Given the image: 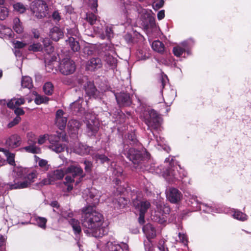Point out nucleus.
<instances>
[{
	"instance_id": "nucleus-1",
	"label": "nucleus",
	"mask_w": 251,
	"mask_h": 251,
	"mask_svg": "<svg viewBox=\"0 0 251 251\" xmlns=\"http://www.w3.org/2000/svg\"><path fill=\"white\" fill-rule=\"evenodd\" d=\"M83 197L88 204L81 210L82 225L86 228L84 232L96 238L102 237L106 233V229L102 226L101 214L95 209L100 201L99 193L95 189L91 188L85 190Z\"/></svg>"
},
{
	"instance_id": "nucleus-2",
	"label": "nucleus",
	"mask_w": 251,
	"mask_h": 251,
	"mask_svg": "<svg viewBox=\"0 0 251 251\" xmlns=\"http://www.w3.org/2000/svg\"><path fill=\"white\" fill-rule=\"evenodd\" d=\"M141 118L144 121L150 129H159L162 123V118L153 109L146 108L142 112Z\"/></svg>"
},
{
	"instance_id": "nucleus-3",
	"label": "nucleus",
	"mask_w": 251,
	"mask_h": 251,
	"mask_svg": "<svg viewBox=\"0 0 251 251\" xmlns=\"http://www.w3.org/2000/svg\"><path fill=\"white\" fill-rule=\"evenodd\" d=\"M48 139L50 145L49 148L57 153L63 151L65 146L60 143V137L56 135H51L49 136L46 135H41L38 139L37 142L39 145L45 143Z\"/></svg>"
},
{
	"instance_id": "nucleus-4",
	"label": "nucleus",
	"mask_w": 251,
	"mask_h": 251,
	"mask_svg": "<svg viewBox=\"0 0 251 251\" xmlns=\"http://www.w3.org/2000/svg\"><path fill=\"white\" fill-rule=\"evenodd\" d=\"M30 8L33 15L38 19L45 17L48 14V6L45 2L42 0L33 1Z\"/></svg>"
},
{
	"instance_id": "nucleus-5",
	"label": "nucleus",
	"mask_w": 251,
	"mask_h": 251,
	"mask_svg": "<svg viewBox=\"0 0 251 251\" xmlns=\"http://www.w3.org/2000/svg\"><path fill=\"white\" fill-rule=\"evenodd\" d=\"M102 54L105 61L111 67L116 66L117 55L114 46L111 44L103 45L102 47Z\"/></svg>"
},
{
	"instance_id": "nucleus-6",
	"label": "nucleus",
	"mask_w": 251,
	"mask_h": 251,
	"mask_svg": "<svg viewBox=\"0 0 251 251\" xmlns=\"http://www.w3.org/2000/svg\"><path fill=\"white\" fill-rule=\"evenodd\" d=\"M66 173H69L72 175V176H67L65 178V183H72L75 182V178L78 176V180H76V184H78L80 181L81 179L84 176L83 170L82 168L78 165H71L66 169Z\"/></svg>"
},
{
	"instance_id": "nucleus-7",
	"label": "nucleus",
	"mask_w": 251,
	"mask_h": 251,
	"mask_svg": "<svg viewBox=\"0 0 251 251\" xmlns=\"http://www.w3.org/2000/svg\"><path fill=\"white\" fill-rule=\"evenodd\" d=\"M98 246L104 251H128V246L125 243L119 244L117 242L108 241L106 243L100 241Z\"/></svg>"
},
{
	"instance_id": "nucleus-8",
	"label": "nucleus",
	"mask_w": 251,
	"mask_h": 251,
	"mask_svg": "<svg viewBox=\"0 0 251 251\" xmlns=\"http://www.w3.org/2000/svg\"><path fill=\"white\" fill-rule=\"evenodd\" d=\"M86 132L89 136H94L99 128V123L94 115L87 113L86 115Z\"/></svg>"
},
{
	"instance_id": "nucleus-9",
	"label": "nucleus",
	"mask_w": 251,
	"mask_h": 251,
	"mask_svg": "<svg viewBox=\"0 0 251 251\" xmlns=\"http://www.w3.org/2000/svg\"><path fill=\"white\" fill-rule=\"evenodd\" d=\"M124 152L126 157L134 164H138L142 160L141 152L134 148L124 147Z\"/></svg>"
},
{
	"instance_id": "nucleus-10",
	"label": "nucleus",
	"mask_w": 251,
	"mask_h": 251,
	"mask_svg": "<svg viewBox=\"0 0 251 251\" xmlns=\"http://www.w3.org/2000/svg\"><path fill=\"white\" fill-rule=\"evenodd\" d=\"M59 69L62 74L68 75L75 72V62L70 59L65 58L60 62Z\"/></svg>"
},
{
	"instance_id": "nucleus-11",
	"label": "nucleus",
	"mask_w": 251,
	"mask_h": 251,
	"mask_svg": "<svg viewBox=\"0 0 251 251\" xmlns=\"http://www.w3.org/2000/svg\"><path fill=\"white\" fill-rule=\"evenodd\" d=\"M68 34L69 36L68 40H66V42L68 43L73 51H78L80 50V46L75 38L78 37L79 36L78 30L75 28L70 29L68 30Z\"/></svg>"
},
{
	"instance_id": "nucleus-12",
	"label": "nucleus",
	"mask_w": 251,
	"mask_h": 251,
	"mask_svg": "<svg viewBox=\"0 0 251 251\" xmlns=\"http://www.w3.org/2000/svg\"><path fill=\"white\" fill-rule=\"evenodd\" d=\"M166 197L171 203H177L181 200L182 194L178 189L171 188L167 191Z\"/></svg>"
},
{
	"instance_id": "nucleus-13",
	"label": "nucleus",
	"mask_w": 251,
	"mask_h": 251,
	"mask_svg": "<svg viewBox=\"0 0 251 251\" xmlns=\"http://www.w3.org/2000/svg\"><path fill=\"white\" fill-rule=\"evenodd\" d=\"M115 96L120 106H128L131 104V100L129 94L121 92L115 94Z\"/></svg>"
},
{
	"instance_id": "nucleus-14",
	"label": "nucleus",
	"mask_w": 251,
	"mask_h": 251,
	"mask_svg": "<svg viewBox=\"0 0 251 251\" xmlns=\"http://www.w3.org/2000/svg\"><path fill=\"white\" fill-rule=\"evenodd\" d=\"M93 28L94 32L99 34L100 38L102 39L107 38L109 40L113 36V32L111 26H106L105 28V33L102 31L101 26H96L95 25H94Z\"/></svg>"
},
{
	"instance_id": "nucleus-15",
	"label": "nucleus",
	"mask_w": 251,
	"mask_h": 251,
	"mask_svg": "<svg viewBox=\"0 0 251 251\" xmlns=\"http://www.w3.org/2000/svg\"><path fill=\"white\" fill-rule=\"evenodd\" d=\"M21 138L18 134L10 136L6 140L5 145L9 149H14L21 145Z\"/></svg>"
},
{
	"instance_id": "nucleus-16",
	"label": "nucleus",
	"mask_w": 251,
	"mask_h": 251,
	"mask_svg": "<svg viewBox=\"0 0 251 251\" xmlns=\"http://www.w3.org/2000/svg\"><path fill=\"white\" fill-rule=\"evenodd\" d=\"M84 89L86 94L90 98H100L101 93L97 91L93 82H87L84 85Z\"/></svg>"
},
{
	"instance_id": "nucleus-17",
	"label": "nucleus",
	"mask_w": 251,
	"mask_h": 251,
	"mask_svg": "<svg viewBox=\"0 0 251 251\" xmlns=\"http://www.w3.org/2000/svg\"><path fill=\"white\" fill-rule=\"evenodd\" d=\"M133 204L140 213H146L151 206L149 201H140L137 199L133 200Z\"/></svg>"
},
{
	"instance_id": "nucleus-18",
	"label": "nucleus",
	"mask_w": 251,
	"mask_h": 251,
	"mask_svg": "<svg viewBox=\"0 0 251 251\" xmlns=\"http://www.w3.org/2000/svg\"><path fill=\"white\" fill-rule=\"evenodd\" d=\"M64 113L61 109H59L56 113V124L60 129H63L66 125L67 119L64 116Z\"/></svg>"
},
{
	"instance_id": "nucleus-19",
	"label": "nucleus",
	"mask_w": 251,
	"mask_h": 251,
	"mask_svg": "<svg viewBox=\"0 0 251 251\" xmlns=\"http://www.w3.org/2000/svg\"><path fill=\"white\" fill-rule=\"evenodd\" d=\"M102 66V62L100 58L94 57L88 61L86 64V69L89 71H94Z\"/></svg>"
},
{
	"instance_id": "nucleus-20",
	"label": "nucleus",
	"mask_w": 251,
	"mask_h": 251,
	"mask_svg": "<svg viewBox=\"0 0 251 251\" xmlns=\"http://www.w3.org/2000/svg\"><path fill=\"white\" fill-rule=\"evenodd\" d=\"M191 202L192 204H194V203H195L196 204L199 205L198 209L200 210H202L206 213H212L216 212V210L212 206H209L206 204L199 202L197 197L195 196H193L192 197Z\"/></svg>"
},
{
	"instance_id": "nucleus-21",
	"label": "nucleus",
	"mask_w": 251,
	"mask_h": 251,
	"mask_svg": "<svg viewBox=\"0 0 251 251\" xmlns=\"http://www.w3.org/2000/svg\"><path fill=\"white\" fill-rule=\"evenodd\" d=\"M81 124L78 121L75 120H70L68 124V128L69 132L71 135H76L80 128Z\"/></svg>"
},
{
	"instance_id": "nucleus-22",
	"label": "nucleus",
	"mask_w": 251,
	"mask_h": 251,
	"mask_svg": "<svg viewBox=\"0 0 251 251\" xmlns=\"http://www.w3.org/2000/svg\"><path fill=\"white\" fill-rule=\"evenodd\" d=\"M163 176L167 181L170 183H175L178 180L175 169L172 168L167 169L164 173Z\"/></svg>"
},
{
	"instance_id": "nucleus-23",
	"label": "nucleus",
	"mask_w": 251,
	"mask_h": 251,
	"mask_svg": "<svg viewBox=\"0 0 251 251\" xmlns=\"http://www.w3.org/2000/svg\"><path fill=\"white\" fill-rule=\"evenodd\" d=\"M143 231L146 235L148 241L150 239L153 238L156 236V230L154 227L151 224H147L143 227Z\"/></svg>"
},
{
	"instance_id": "nucleus-24",
	"label": "nucleus",
	"mask_w": 251,
	"mask_h": 251,
	"mask_svg": "<svg viewBox=\"0 0 251 251\" xmlns=\"http://www.w3.org/2000/svg\"><path fill=\"white\" fill-rule=\"evenodd\" d=\"M110 168L112 171L113 175L116 177L114 178V180L116 183L118 184L119 182L120 181V179L118 178V177L122 176L123 169L120 166H117L114 162L111 163Z\"/></svg>"
},
{
	"instance_id": "nucleus-25",
	"label": "nucleus",
	"mask_w": 251,
	"mask_h": 251,
	"mask_svg": "<svg viewBox=\"0 0 251 251\" xmlns=\"http://www.w3.org/2000/svg\"><path fill=\"white\" fill-rule=\"evenodd\" d=\"M50 36L53 40L57 41L63 36V33L59 27L54 26L51 29Z\"/></svg>"
},
{
	"instance_id": "nucleus-26",
	"label": "nucleus",
	"mask_w": 251,
	"mask_h": 251,
	"mask_svg": "<svg viewBox=\"0 0 251 251\" xmlns=\"http://www.w3.org/2000/svg\"><path fill=\"white\" fill-rule=\"evenodd\" d=\"M25 102V100L24 98H14L7 102V105L9 108L13 109L23 104Z\"/></svg>"
},
{
	"instance_id": "nucleus-27",
	"label": "nucleus",
	"mask_w": 251,
	"mask_h": 251,
	"mask_svg": "<svg viewBox=\"0 0 251 251\" xmlns=\"http://www.w3.org/2000/svg\"><path fill=\"white\" fill-rule=\"evenodd\" d=\"M82 102V100L79 98L78 100L70 105L71 109L75 112L85 113V109L81 105Z\"/></svg>"
},
{
	"instance_id": "nucleus-28",
	"label": "nucleus",
	"mask_w": 251,
	"mask_h": 251,
	"mask_svg": "<svg viewBox=\"0 0 251 251\" xmlns=\"http://www.w3.org/2000/svg\"><path fill=\"white\" fill-rule=\"evenodd\" d=\"M66 173V170L64 171L62 169H57L50 172V177L51 179L54 182L55 180L62 179Z\"/></svg>"
},
{
	"instance_id": "nucleus-29",
	"label": "nucleus",
	"mask_w": 251,
	"mask_h": 251,
	"mask_svg": "<svg viewBox=\"0 0 251 251\" xmlns=\"http://www.w3.org/2000/svg\"><path fill=\"white\" fill-rule=\"evenodd\" d=\"M90 151V149L88 147L82 144H78L74 149V152L81 155L88 154Z\"/></svg>"
},
{
	"instance_id": "nucleus-30",
	"label": "nucleus",
	"mask_w": 251,
	"mask_h": 251,
	"mask_svg": "<svg viewBox=\"0 0 251 251\" xmlns=\"http://www.w3.org/2000/svg\"><path fill=\"white\" fill-rule=\"evenodd\" d=\"M13 35V31L10 28L0 24V37L1 38H10Z\"/></svg>"
},
{
	"instance_id": "nucleus-31",
	"label": "nucleus",
	"mask_w": 251,
	"mask_h": 251,
	"mask_svg": "<svg viewBox=\"0 0 251 251\" xmlns=\"http://www.w3.org/2000/svg\"><path fill=\"white\" fill-rule=\"evenodd\" d=\"M69 223L72 226L75 234H80L81 232V228L78 220L72 218L69 221Z\"/></svg>"
},
{
	"instance_id": "nucleus-32",
	"label": "nucleus",
	"mask_w": 251,
	"mask_h": 251,
	"mask_svg": "<svg viewBox=\"0 0 251 251\" xmlns=\"http://www.w3.org/2000/svg\"><path fill=\"white\" fill-rule=\"evenodd\" d=\"M30 185V182L26 179L23 181H15L14 184L9 185L10 189H23L28 187Z\"/></svg>"
},
{
	"instance_id": "nucleus-33",
	"label": "nucleus",
	"mask_w": 251,
	"mask_h": 251,
	"mask_svg": "<svg viewBox=\"0 0 251 251\" xmlns=\"http://www.w3.org/2000/svg\"><path fill=\"white\" fill-rule=\"evenodd\" d=\"M137 143V140L136 137V135L134 133H131L127 135V137L124 142V147L126 146V147L128 148V144L133 146Z\"/></svg>"
},
{
	"instance_id": "nucleus-34",
	"label": "nucleus",
	"mask_w": 251,
	"mask_h": 251,
	"mask_svg": "<svg viewBox=\"0 0 251 251\" xmlns=\"http://www.w3.org/2000/svg\"><path fill=\"white\" fill-rule=\"evenodd\" d=\"M151 47L154 51L160 53H162L165 50L164 44L158 40L153 42L151 44Z\"/></svg>"
},
{
	"instance_id": "nucleus-35",
	"label": "nucleus",
	"mask_w": 251,
	"mask_h": 251,
	"mask_svg": "<svg viewBox=\"0 0 251 251\" xmlns=\"http://www.w3.org/2000/svg\"><path fill=\"white\" fill-rule=\"evenodd\" d=\"M232 216L241 221H245L248 219V216L246 214L238 210H234L232 212Z\"/></svg>"
},
{
	"instance_id": "nucleus-36",
	"label": "nucleus",
	"mask_w": 251,
	"mask_h": 251,
	"mask_svg": "<svg viewBox=\"0 0 251 251\" xmlns=\"http://www.w3.org/2000/svg\"><path fill=\"white\" fill-rule=\"evenodd\" d=\"M33 220L35 222V224L40 227L45 229L47 220L44 217L39 216H34Z\"/></svg>"
},
{
	"instance_id": "nucleus-37",
	"label": "nucleus",
	"mask_w": 251,
	"mask_h": 251,
	"mask_svg": "<svg viewBox=\"0 0 251 251\" xmlns=\"http://www.w3.org/2000/svg\"><path fill=\"white\" fill-rule=\"evenodd\" d=\"M22 150L32 153H39L41 152L40 148L37 147L35 144H29L28 146L25 147Z\"/></svg>"
},
{
	"instance_id": "nucleus-38",
	"label": "nucleus",
	"mask_w": 251,
	"mask_h": 251,
	"mask_svg": "<svg viewBox=\"0 0 251 251\" xmlns=\"http://www.w3.org/2000/svg\"><path fill=\"white\" fill-rule=\"evenodd\" d=\"M21 85L23 88H31L33 86L31 78L28 76H23L21 81Z\"/></svg>"
},
{
	"instance_id": "nucleus-39",
	"label": "nucleus",
	"mask_w": 251,
	"mask_h": 251,
	"mask_svg": "<svg viewBox=\"0 0 251 251\" xmlns=\"http://www.w3.org/2000/svg\"><path fill=\"white\" fill-rule=\"evenodd\" d=\"M186 42H183L181 46H177L173 48V52L175 55L177 57L180 56L185 51L186 48Z\"/></svg>"
},
{
	"instance_id": "nucleus-40",
	"label": "nucleus",
	"mask_w": 251,
	"mask_h": 251,
	"mask_svg": "<svg viewBox=\"0 0 251 251\" xmlns=\"http://www.w3.org/2000/svg\"><path fill=\"white\" fill-rule=\"evenodd\" d=\"M13 29L17 33H21L23 31V27L19 18H16L13 20Z\"/></svg>"
},
{
	"instance_id": "nucleus-41",
	"label": "nucleus",
	"mask_w": 251,
	"mask_h": 251,
	"mask_svg": "<svg viewBox=\"0 0 251 251\" xmlns=\"http://www.w3.org/2000/svg\"><path fill=\"white\" fill-rule=\"evenodd\" d=\"M86 20L91 25H96L99 22L97 16L92 13L86 14Z\"/></svg>"
},
{
	"instance_id": "nucleus-42",
	"label": "nucleus",
	"mask_w": 251,
	"mask_h": 251,
	"mask_svg": "<svg viewBox=\"0 0 251 251\" xmlns=\"http://www.w3.org/2000/svg\"><path fill=\"white\" fill-rule=\"evenodd\" d=\"M43 90L46 95H51L54 90L53 84L50 82L45 83L43 86Z\"/></svg>"
},
{
	"instance_id": "nucleus-43",
	"label": "nucleus",
	"mask_w": 251,
	"mask_h": 251,
	"mask_svg": "<svg viewBox=\"0 0 251 251\" xmlns=\"http://www.w3.org/2000/svg\"><path fill=\"white\" fill-rule=\"evenodd\" d=\"M3 153L6 156L8 163L11 165H14L15 164V154L10 152L8 150H6Z\"/></svg>"
},
{
	"instance_id": "nucleus-44",
	"label": "nucleus",
	"mask_w": 251,
	"mask_h": 251,
	"mask_svg": "<svg viewBox=\"0 0 251 251\" xmlns=\"http://www.w3.org/2000/svg\"><path fill=\"white\" fill-rule=\"evenodd\" d=\"M43 43L45 48V50L48 53H50L53 51V48L50 44V41L48 38H45L43 40Z\"/></svg>"
},
{
	"instance_id": "nucleus-45",
	"label": "nucleus",
	"mask_w": 251,
	"mask_h": 251,
	"mask_svg": "<svg viewBox=\"0 0 251 251\" xmlns=\"http://www.w3.org/2000/svg\"><path fill=\"white\" fill-rule=\"evenodd\" d=\"M49 100V99L44 96L37 95L34 101L37 104L41 103H46Z\"/></svg>"
},
{
	"instance_id": "nucleus-46",
	"label": "nucleus",
	"mask_w": 251,
	"mask_h": 251,
	"mask_svg": "<svg viewBox=\"0 0 251 251\" xmlns=\"http://www.w3.org/2000/svg\"><path fill=\"white\" fill-rule=\"evenodd\" d=\"M178 240H176V242H180L183 244L184 245L186 246L188 243V238L187 236L184 233H178Z\"/></svg>"
},
{
	"instance_id": "nucleus-47",
	"label": "nucleus",
	"mask_w": 251,
	"mask_h": 251,
	"mask_svg": "<svg viewBox=\"0 0 251 251\" xmlns=\"http://www.w3.org/2000/svg\"><path fill=\"white\" fill-rule=\"evenodd\" d=\"M97 161H100L101 163H108L109 159L105 155L97 154L95 155Z\"/></svg>"
},
{
	"instance_id": "nucleus-48",
	"label": "nucleus",
	"mask_w": 251,
	"mask_h": 251,
	"mask_svg": "<svg viewBox=\"0 0 251 251\" xmlns=\"http://www.w3.org/2000/svg\"><path fill=\"white\" fill-rule=\"evenodd\" d=\"M176 95V93L174 90L173 89L170 91V95L168 96H166L165 102L167 104H170L172 103L173 100L175 98V96Z\"/></svg>"
},
{
	"instance_id": "nucleus-49",
	"label": "nucleus",
	"mask_w": 251,
	"mask_h": 251,
	"mask_svg": "<svg viewBox=\"0 0 251 251\" xmlns=\"http://www.w3.org/2000/svg\"><path fill=\"white\" fill-rule=\"evenodd\" d=\"M15 10L18 11L20 13H23L26 10L25 7L21 3L18 2L13 5Z\"/></svg>"
},
{
	"instance_id": "nucleus-50",
	"label": "nucleus",
	"mask_w": 251,
	"mask_h": 251,
	"mask_svg": "<svg viewBox=\"0 0 251 251\" xmlns=\"http://www.w3.org/2000/svg\"><path fill=\"white\" fill-rule=\"evenodd\" d=\"M28 49L33 51H39L42 50V46L40 43H34L29 46Z\"/></svg>"
},
{
	"instance_id": "nucleus-51",
	"label": "nucleus",
	"mask_w": 251,
	"mask_h": 251,
	"mask_svg": "<svg viewBox=\"0 0 251 251\" xmlns=\"http://www.w3.org/2000/svg\"><path fill=\"white\" fill-rule=\"evenodd\" d=\"M27 137L28 144H36L37 141L34 134L32 132L27 133Z\"/></svg>"
},
{
	"instance_id": "nucleus-52",
	"label": "nucleus",
	"mask_w": 251,
	"mask_h": 251,
	"mask_svg": "<svg viewBox=\"0 0 251 251\" xmlns=\"http://www.w3.org/2000/svg\"><path fill=\"white\" fill-rule=\"evenodd\" d=\"M8 11L7 8L0 7V20H3L8 16Z\"/></svg>"
},
{
	"instance_id": "nucleus-53",
	"label": "nucleus",
	"mask_w": 251,
	"mask_h": 251,
	"mask_svg": "<svg viewBox=\"0 0 251 251\" xmlns=\"http://www.w3.org/2000/svg\"><path fill=\"white\" fill-rule=\"evenodd\" d=\"M51 177H50V174L48 175L47 178H46L44 179H43L40 183L39 185L41 186H42L43 185H48V184H52L53 181L52 180H51Z\"/></svg>"
},
{
	"instance_id": "nucleus-54",
	"label": "nucleus",
	"mask_w": 251,
	"mask_h": 251,
	"mask_svg": "<svg viewBox=\"0 0 251 251\" xmlns=\"http://www.w3.org/2000/svg\"><path fill=\"white\" fill-rule=\"evenodd\" d=\"M35 157L37 161V159L39 160L38 165L40 167L44 168V169H48V161L44 159H40L39 157H37L36 155H35Z\"/></svg>"
},
{
	"instance_id": "nucleus-55",
	"label": "nucleus",
	"mask_w": 251,
	"mask_h": 251,
	"mask_svg": "<svg viewBox=\"0 0 251 251\" xmlns=\"http://www.w3.org/2000/svg\"><path fill=\"white\" fill-rule=\"evenodd\" d=\"M37 176V173L35 171L29 173L26 176V180L30 182V184L33 181V179Z\"/></svg>"
},
{
	"instance_id": "nucleus-56",
	"label": "nucleus",
	"mask_w": 251,
	"mask_h": 251,
	"mask_svg": "<svg viewBox=\"0 0 251 251\" xmlns=\"http://www.w3.org/2000/svg\"><path fill=\"white\" fill-rule=\"evenodd\" d=\"M20 121L21 118L19 116H16L12 121L8 124V127L10 128L18 124Z\"/></svg>"
},
{
	"instance_id": "nucleus-57",
	"label": "nucleus",
	"mask_w": 251,
	"mask_h": 251,
	"mask_svg": "<svg viewBox=\"0 0 251 251\" xmlns=\"http://www.w3.org/2000/svg\"><path fill=\"white\" fill-rule=\"evenodd\" d=\"M164 4L163 0H159L158 1L154 2L152 6L154 9H158L162 7Z\"/></svg>"
},
{
	"instance_id": "nucleus-58",
	"label": "nucleus",
	"mask_w": 251,
	"mask_h": 251,
	"mask_svg": "<svg viewBox=\"0 0 251 251\" xmlns=\"http://www.w3.org/2000/svg\"><path fill=\"white\" fill-rule=\"evenodd\" d=\"M84 164H85V170L86 172L89 173L92 168V164L91 162L89 161H84Z\"/></svg>"
},
{
	"instance_id": "nucleus-59",
	"label": "nucleus",
	"mask_w": 251,
	"mask_h": 251,
	"mask_svg": "<svg viewBox=\"0 0 251 251\" xmlns=\"http://www.w3.org/2000/svg\"><path fill=\"white\" fill-rule=\"evenodd\" d=\"M14 45L15 47L18 49L22 48L25 46V44L18 41H16V42L14 43Z\"/></svg>"
},
{
	"instance_id": "nucleus-60",
	"label": "nucleus",
	"mask_w": 251,
	"mask_h": 251,
	"mask_svg": "<svg viewBox=\"0 0 251 251\" xmlns=\"http://www.w3.org/2000/svg\"><path fill=\"white\" fill-rule=\"evenodd\" d=\"M14 173H17L19 176H22L23 175V169L19 167H15L13 170Z\"/></svg>"
},
{
	"instance_id": "nucleus-61",
	"label": "nucleus",
	"mask_w": 251,
	"mask_h": 251,
	"mask_svg": "<svg viewBox=\"0 0 251 251\" xmlns=\"http://www.w3.org/2000/svg\"><path fill=\"white\" fill-rule=\"evenodd\" d=\"M146 213H140L139 217V222L140 224H143L145 222V214Z\"/></svg>"
},
{
	"instance_id": "nucleus-62",
	"label": "nucleus",
	"mask_w": 251,
	"mask_h": 251,
	"mask_svg": "<svg viewBox=\"0 0 251 251\" xmlns=\"http://www.w3.org/2000/svg\"><path fill=\"white\" fill-rule=\"evenodd\" d=\"M15 108V113L17 115V116H19L20 115H22L24 114L25 112L23 109L18 107Z\"/></svg>"
},
{
	"instance_id": "nucleus-63",
	"label": "nucleus",
	"mask_w": 251,
	"mask_h": 251,
	"mask_svg": "<svg viewBox=\"0 0 251 251\" xmlns=\"http://www.w3.org/2000/svg\"><path fill=\"white\" fill-rule=\"evenodd\" d=\"M164 244L165 242L164 240H161L159 242L158 248L161 251H166V248Z\"/></svg>"
},
{
	"instance_id": "nucleus-64",
	"label": "nucleus",
	"mask_w": 251,
	"mask_h": 251,
	"mask_svg": "<svg viewBox=\"0 0 251 251\" xmlns=\"http://www.w3.org/2000/svg\"><path fill=\"white\" fill-rule=\"evenodd\" d=\"M52 18L54 20L59 21L60 19V16L59 13L57 11H54L52 14Z\"/></svg>"
}]
</instances>
